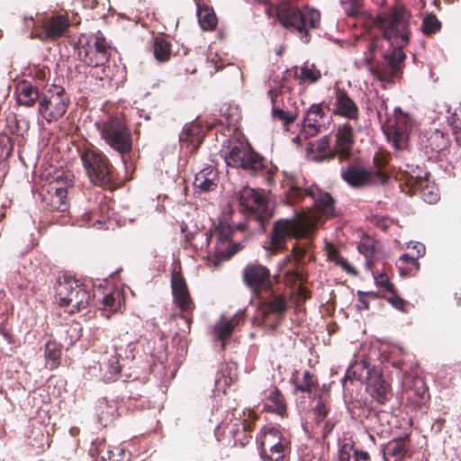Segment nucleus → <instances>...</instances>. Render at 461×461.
I'll use <instances>...</instances> for the list:
<instances>
[{"label": "nucleus", "mask_w": 461, "mask_h": 461, "mask_svg": "<svg viewBox=\"0 0 461 461\" xmlns=\"http://www.w3.org/2000/svg\"><path fill=\"white\" fill-rule=\"evenodd\" d=\"M411 13L401 5H394L387 14H378L375 25L382 32L384 39L393 47L392 52L384 55V61L371 68L372 74L380 81L391 82L401 70L406 56L402 49L411 37Z\"/></svg>", "instance_id": "1"}, {"label": "nucleus", "mask_w": 461, "mask_h": 461, "mask_svg": "<svg viewBox=\"0 0 461 461\" xmlns=\"http://www.w3.org/2000/svg\"><path fill=\"white\" fill-rule=\"evenodd\" d=\"M317 221L318 217L312 212H299L292 218L276 221L269 234L267 249L273 254L285 251L288 240L309 238L317 230Z\"/></svg>", "instance_id": "2"}, {"label": "nucleus", "mask_w": 461, "mask_h": 461, "mask_svg": "<svg viewBox=\"0 0 461 461\" xmlns=\"http://www.w3.org/2000/svg\"><path fill=\"white\" fill-rule=\"evenodd\" d=\"M276 17L283 27L295 33L303 43L311 41V31L321 27V14L318 9L308 5L300 9L290 0L280 1Z\"/></svg>", "instance_id": "3"}, {"label": "nucleus", "mask_w": 461, "mask_h": 461, "mask_svg": "<svg viewBox=\"0 0 461 461\" xmlns=\"http://www.w3.org/2000/svg\"><path fill=\"white\" fill-rule=\"evenodd\" d=\"M101 140L118 153L124 165L133 149V137L126 119L121 114L109 115L95 122Z\"/></svg>", "instance_id": "4"}, {"label": "nucleus", "mask_w": 461, "mask_h": 461, "mask_svg": "<svg viewBox=\"0 0 461 461\" xmlns=\"http://www.w3.org/2000/svg\"><path fill=\"white\" fill-rule=\"evenodd\" d=\"M78 153L86 174L93 185L107 189L115 187L114 167L102 150L89 144L79 148Z\"/></svg>", "instance_id": "5"}, {"label": "nucleus", "mask_w": 461, "mask_h": 461, "mask_svg": "<svg viewBox=\"0 0 461 461\" xmlns=\"http://www.w3.org/2000/svg\"><path fill=\"white\" fill-rule=\"evenodd\" d=\"M70 45L77 59L88 67L99 68L110 59L111 46L100 33H81L77 40L70 41Z\"/></svg>", "instance_id": "6"}, {"label": "nucleus", "mask_w": 461, "mask_h": 461, "mask_svg": "<svg viewBox=\"0 0 461 461\" xmlns=\"http://www.w3.org/2000/svg\"><path fill=\"white\" fill-rule=\"evenodd\" d=\"M56 300L61 307L68 308V312L73 314L86 309L92 299L86 285L70 276H59L56 285Z\"/></svg>", "instance_id": "7"}, {"label": "nucleus", "mask_w": 461, "mask_h": 461, "mask_svg": "<svg viewBox=\"0 0 461 461\" xmlns=\"http://www.w3.org/2000/svg\"><path fill=\"white\" fill-rule=\"evenodd\" d=\"M72 24L73 22L67 12L45 14L33 22L31 38L43 42H54L60 38L68 37Z\"/></svg>", "instance_id": "8"}, {"label": "nucleus", "mask_w": 461, "mask_h": 461, "mask_svg": "<svg viewBox=\"0 0 461 461\" xmlns=\"http://www.w3.org/2000/svg\"><path fill=\"white\" fill-rule=\"evenodd\" d=\"M305 196L312 198L314 209L303 210L302 212H312L316 213L318 217L317 227L321 221L322 217L327 219L336 216L335 200L328 192L322 191L316 186L302 189L293 185L288 189L286 194V198L290 203L301 201Z\"/></svg>", "instance_id": "9"}, {"label": "nucleus", "mask_w": 461, "mask_h": 461, "mask_svg": "<svg viewBox=\"0 0 461 461\" xmlns=\"http://www.w3.org/2000/svg\"><path fill=\"white\" fill-rule=\"evenodd\" d=\"M70 99L65 88L59 85L46 86L38 105L39 114L52 123L62 118L69 106Z\"/></svg>", "instance_id": "10"}, {"label": "nucleus", "mask_w": 461, "mask_h": 461, "mask_svg": "<svg viewBox=\"0 0 461 461\" xmlns=\"http://www.w3.org/2000/svg\"><path fill=\"white\" fill-rule=\"evenodd\" d=\"M258 440L260 457L265 461H282L291 450L290 438L275 427H264Z\"/></svg>", "instance_id": "11"}, {"label": "nucleus", "mask_w": 461, "mask_h": 461, "mask_svg": "<svg viewBox=\"0 0 461 461\" xmlns=\"http://www.w3.org/2000/svg\"><path fill=\"white\" fill-rule=\"evenodd\" d=\"M429 175L426 174L425 177H414L407 171H400L394 177L402 192L409 195L420 194L424 202L434 204L439 201V190L429 181Z\"/></svg>", "instance_id": "12"}, {"label": "nucleus", "mask_w": 461, "mask_h": 461, "mask_svg": "<svg viewBox=\"0 0 461 461\" xmlns=\"http://www.w3.org/2000/svg\"><path fill=\"white\" fill-rule=\"evenodd\" d=\"M243 282L249 286L257 298L272 291L273 283L269 269L260 264H249L242 272Z\"/></svg>", "instance_id": "13"}, {"label": "nucleus", "mask_w": 461, "mask_h": 461, "mask_svg": "<svg viewBox=\"0 0 461 461\" xmlns=\"http://www.w3.org/2000/svg\"><path fill=\"white\" fill-rule=\"evenodd\" d=\"M254 425L252 420H242L221 426L220 429L223 444L232 447H245L252 439Z\"/></svg>", "instance_id": "14"}, {"label": "nucleus", "mask_w": 461, "mask_h": 461, "mask_svg": "<svg viewBox=\"0 0 461 461\" xmlns=\"http://www.w3.org/2000/svg\"><path fill=\"white\" fill-rule=\"evenodd\" d=\"M411 127V117L399 107L394 109L393 122L383 125L387 138L398 149H402L406 145Z\"/></svg>", "instance_id": "15"}, {"label": "nucleus", "mask_w": 461, "mask_h": 461, "mask_svg": "<svg viewBox=\"0 0 461 461\" xmlns=\"http://www.w3.org/2000/svg\"><path fill=\"white\" fill-rule=\"evenodd\" d=\"M240 206L243 212L253 216L259 222L269 217L267 203L261 194L253 188L245 187L240 192Z\"/></svg>", "instance_id": "16"}, {"label": "nucleus", "mask_w": 461, "mask_h": 461, "mask_svg": "<svg viewBox=\"0 0 461 461\" xmlns=\"http://www.w3.org/2000/svg\"><path fill=\"white\" fill-rule=\"evenodd\" d=\"M71 175H66V185H59V182L50 183L47 189L43 188L41 195L42 203L50 211L65 212L68 208V185H70Z\"/></svg>", "instance_id": "17"}, {"label": "nucleus", "mask_w": 461, "mask_h": 461, "mask_svg": "<svg viewBox=\"0 0 461 461\" xmlns=\"http://www.w3.org/2000/svg\"><path fill=\"white\" fill-rule=\"evenodd\" d=\"M234 233L232 227L224 221H220L214 230H211L209 240L215 239V254L219 259H227L233 256L240 248L237 246L230 249L231 236Z\"/></svg>", "instance_id": "18"}, {"label": "nucleus", "mask_w": 461, "mask_h": 461, "mask_svg": "<svg viewBox=\"0 0 461 461\" xmlns=\"http://www.w3.org/2000/svg\"><path fill=\"white\" fill-rule=\"evenodd\" d=\"M331 113L353 122H358L360 118V110L356 101L344 88L339 87L334 91Z\"/></svg>", "instance_id": "19"}, {"label": "nucleus", "mask_w": 461, "mask_h": 461, "mask_svg": "<svg viewBox=\"0 0 461 461\" xmlns=\"http://www.w3.org/2000/svg\"><path fill=\"white\" fill-rule=\"evenodd\" d=\"M403 394L407 403L413 408L425 406L430 398L425 381L419 376L404 378Z\"/></svg>", "instance_id": "20"}, {"label": "nucleus", "mask_w": 461, "mask_h": 461, "mask_svg": "<svg viewBox=\"0 0 461 461\" xmlns=\"http://www.w3.org/2000/svg\"><path fill=\"white\" fill-rule=\"evenodd\" d=\"M335 138L333 153L336 154L340 162L349 160L355 145V135L352 125L349 122L340 124L337 129Z\"/></svg>", "instance_id": "21"}, {"label": "nucleus", "mask_w": 461, "mask_h": 461, "mask_svg": "<svg viewBox=\"0 0 461 461\" xmlns=\"http://www.w3.org/2000/svg\"><path fill=\"white\" fill-rule=\"evenodd\" d=\"M171 288L174 303L183 312H192L194 308L185 279L181 271L174 270L171 276Z\"/></svg>", "instance_id": "22"}, {"label": "nucleus", "mask_w": 461, "mask_h": 461, "mask_svg": "<svg viewBox=\"0 0 461 461\" xmlns=\"http://www.w3.org/2000/svg\"><path fill=\"white\" fill-rule=\"evenodd\" d=\"M340 176L353 188H362L376 183L374 179V170L366 168L359 164L348 165L341 171Z\"/></svg>", "instance_id": "23"}, {"label": "nucleus", "mask_w": 461, "mask_h": 461, "mask_svg": "<svg viewBox=\"0 0 461 461\" xmlns=\"http://www.w3.org/2000/svg\"><path fill=\"white\" fill-rule=\"evenodd\" d=\"M267 294V297L258 298V309L263 318L266 319L268 315L273 314L278 320L283 319L289 308L286 296L284 294H275L273 290Z\"/></svg>", "instance_id": "24"}, {"label": "nucleus", "mask_w": 461, "mask_h": 461, "mask_svg": "<svg viewBox=\"0 0 461 461\" xmlns=\"http://www.w3.org/2000/svg\"><path fill=\"white\" fill-rule=\"evenodd\" d=\"M262 401L265 411L276 413L281 417L286 416V401L276 385H271L264 391Z\"/></svg>", "instance_id": "25"}, {"label": "nucleus", "mask_w": 461, "mask_h": 461, "mask_svg": "<svg viewBox=\"0 0 461 461\" xmlns=\"http://www.w3.org/2000/svg\"><path fill=\"white\" fill-rule=\"evenodd\" d=\"M98 364L104 379L107 382L114 381L121 373L120 355L114 348L105 351L98 360Z\"/></svg>", "instance_id": "26"}, {"label": "nucleus", "mask_w": 461, "mask_h": 461, "mask_svg": "<svg viewBox=\"0 0 461 461\" xmlns=\"http://www.w3.org/2000/svg\"><path fill=\"white\" fill-rule=\"evenodd\" d=\"M14 93L17 103L25 107H33L37 101L40 102L41 96L38 86L25 79L19 81L15 85Z\"/></svg>", "instance_id": "27"}, {"label": "nucleus", "mask_w": 461, "mask_h": 461, "mask_svg": "<svg viewBox=\"0 0 461 461\" xmlns=\"http://www.w3.org/2000/svg\"><path fill=\"white\" fill-rule=\"evenodd\" d=\"M414 249H416L415 255L405 253L399 258L396 263L402 276H412L420 268L418 259L424 255L425 247L421 243H417Z\"/></svg>", "instance_id": "28"}, {"label": "nucleus", "mask_w": 461, "mask_h": 461, "mask_svg": "<svg viewBox=\"0 0 461 461\" xmlns=\"http://www.w3.org/2000/svg\"><path fill=\"white\" fill-rule=\"evenodd\" d=\"M410 437L396 438L389 441L383 448L384 461H402L409 452Z\"/></svg>", "instance_id": "29"}, {"label": "nucleus", "mask_w": 461, "mask_h": 461, "mask_svg": "<svg viewBox=\"0 0 461 461\" xmlns=\"http://www.w3.org/2000/svg\"><path fill=\"white\" fill-rule=\"evenodd\" d=\"M324 115L321 104H314L311 105L303 123V131L307 136H315L319 133Z\"/></svg>", "instance_id": "30"}, {"label": "nucleus", "mask_w": 461, "mask_h": 461, "mask_svg": "<svg viewBox=\"0 0 461 461\" xmlns=\"http://www.w3.org/2000/svg\"><path fill=\"white\" fill-rule=\"evenodd\" d=\"M179 139L180 141L186 144L187 147L192 146V153L196 152L203 139L202 126L195 122L185 125Z\"/></svg>", "instance_id": "31"}, {"label": "nucleus", "mask_w": 461, "mask_h": 461, "mask_svg": "<svg viewBox=\"0 0 461 461\" xmlns=\"http://www.w3.org/2000/svg\"><path fill=\"white\" fill-rule=\"evenodd\" d=\"M194 185L203 192H209L216 189L218 185L217 170L212 167L203 168L195 175Z\"/></svg>", "instance_id": "32"}, {"label": "nucleus", "mask_w": 461, "mask_h": 461, "mask_svg": "<svg viewBox=\"0 0 461 461\" xmlns=\"http://www.w3.org/2000/svg\"><path fill=\"white\" fill-rule=\"evenodd\" d=\"M371 395L379 403H384L391 395V386L380 374H375L369 378Z\"/></svg>", "instance_id": "33"}, {"label": "nucleus", "mask_w": 461, "mask_h": 461, "mask_svg": "<svg viewBox=\"0 0 461 461\" xmlns=\"http://www.w3.org/2000/svg\"><path fill=\"white\" fill-rule=\"evenodd\" d=\"M250 149L249 146L240 141L230 143V151L224 157L227 165L233 167H240L243 165L244 159Z\"/></svg>", "instance_id": "34"}, {"label": "nucleus", "mask_w": 461, "mask_h": 461, "mask_svg": "<svg viewBox=\"0 0 461 461\" xmlns=\"http://www.w3.org/2000/svg\"><path fill=\"white\" fill-rule=\"evenodd\" d=\"M293 77L299 81L300 84H315L321 77V73L314 64H304L298 68H293Z\"/></svg>", "instance_id": "35"}, {"label": "nucleus", "mask_w": 461, "mask_h": 461, "mask_svg": "<svg viewBox=\"0 0 461 461\" xmlns=\"http://www.w3.org/2000/svg\"><path fill=\"white\" fill-rule=\"evenodd\" d=\"M308 151L313 153V158L316 161H323L325 159H333L336 154L333 153V149L330 148V140L328 136L311 142L308 147Z\"/></svg>", "instance_id": "36"}, {"label": "nucleus", "mask_w": 461, "mask_h": 461, "mask_svg": "<svg viewBox=\"0 0 461 461\" xmlns=\"http://www.w3.org/2000/svg\"><path fill=\"white\" fill-rule=\"evenodd\" d=\"M244 160L243 165L240 167L255 175L262 174L267 167L265 158L252 149H249Z\"/></svg>", "instance_id": "37"}, {"label": "nucleus", "mask_w": 461, "mask_h": 461, "mask_svg": "<svg viewBox=\"0 0 461 461\" xmlns=\"http://www.w3.org/2000/svg\"><path fill=\"white\" fill-rule=\"evenodd\" d=\"M197 17L203 30L212 31L216 28L217 17L212 7L198 5Z\"/></svg>", "instance_id": "38"}, {"label": "nucleus", "mask_w": 461, "mask_h": 461, "mask_svg": "<svg viewBox=\"0 0 461 461\" xmlns=\"http://www.w3.org/2000/svg\"><path fill=\"white\" fill-rule=\"evenodd\" d=\"M152 50L154 58L159 63L168 61L172 54L171 43L161 36L154 38Z\"/></svg>", "instance_id": "39"}, {"label": "nucleus", "mask_w": 461, "mask_h": 461, "mask_svg": "<svg viewBox=\"0 0 461 461\" xmlns=\"http://www.w3.org/2000/svg\"><path fill=\"white\" fill-rule=\"evenodd\" d=\"M339 459V461H372L368 452L355 448L349 444L341 446Z\"/></svg>", "instance_id": "40"}, {"label": "nucleus", "mask_w": 461, "mask_h": 461, "mask_svg": "<svg viewBox=\"0 0 461 461\" xmlns=\"http://www.w3.org/2000/svg\"><path fill=\"white\" fill-rule=\"evenodd\" d=\"M108 218V205L106 203H100V213L96 210H92L84 213L82 216V220L86 226L90 227L99 224L100 228L106 223Z\"/></svg>", "instance_id": "41"}, {"label": "nucleus", "mask_w": 461, "mask_h": 461, "mask_svg": "<svg viewBox=\"0 0 461 461\" xmlns=\"http://www.w3.org/2000/svg\"><path fill=\"white\" fill-rule=\"evenodd\" d=\"M389 161L388 155L383 152H376L373 158V164L375 167L374 170V179L375 182L384 183L390 177V175L384 170Z\"/></svg>", "instance_id": "42"}, {"label": "nucleus", "mask_w": 461, "mask_h": 461, "mask_svg": "<svg viewBox=\"0 0 461 461\" xmlns=\"http://www.w3.org/2000/svg\"><path fill=\"white\" fill-rule=\"evenodd\" d=\"M62 345L55 340H49L45 344L44 355L50 362V368L56 369L60 365Z\"/></svg>", "instance_id": "43"}, {"label": "nucleus", "mask_w": 461, "mask_h": 461, "mask_svg": "<svg viewBox=\"0 0 461 461\" xmlns=\"http://www.w3.org/2000/svg\"><path fill=\"white\" fill-rule=\"evenodd\" d=\"M387 413L386 412H378L374 410H368L367 414L364 420L365 426L372 430L375 431H383L384 421L386 420Z\"/></svg>", "instance_id": "44"}, {"label": "nucleus", "mask_w": 461, "mask_h": 461, "mask_svg": "<svg viewBox=\"0 0 461 461\" xmlns=\"http://www.w3.org/2000/svg\"><path fill=\"white\" fill-rule=\"evenodd\" d=\"M238 318L233 317L232 319L225 321L219 322L215 325V332L217 339L225 345V341L230 337L234 327L238 324Z\"/></svg>", "instance_id": "45"}, {"label": "nucleus", "mask_w": 461, "mask_h": 461, "mask_svg": "<svg viewBox=\"0 0 461 461\" xmlns=\"http://www.w3.org/2000/svg\"><path fill=\"white\" fill-rule=\"evenodd\" d=\"M441 29V23L433 14H426L422 19L421 31L424 35L430 36L438 32Z\"/></svg>", "instance_id": "46"}, {"label": "nucleus", "mask_w": 461, "mask_h": 461, "mask_svg": "<svg viewBox=\"0 0 461 461\" xmlns=\"http://www.w3.org/2000/svg\"><path fill=\"white\" fill-rule=\"evenodd\" d=\"M318 386V382L314 379L313 375L310 371L306 370L303 372V377L302 382L294 383L295 392L308 393Z\"/></svg>", "instance_id": "47"}, {"label": "nucleus", "mask_w": 461, "mask_h": 461, "mask_svg": "<svg viewBox=\"0 0 461 461\" xmlns=\"http://www.w3.org/2000/svg\"><path fill=\"white\" fill-rule=\"evenodd\" d=\"M196 70V65L193 63L189 57L181 58L175 68V73L177 76L194 74Z\"/></svg>", "instance_id": "48"}, {"label": "nucleus", "mask_w": 461, "mask_h": 461, "mask_svg": "<svg viewBox=\"0 0 461 461\" xmlns=\"http://www.w3.org/2000/svg\"><path fill=\"white\" fill-rule=\"evenodd\" d=\"M383 298L396 310L406 312L407 302L397 294L395 287L388 291L386 295H383Z\"/></svg>", "instance_id": "49"}, {"label": "nucleus", "mask_w": 461, "mask_h": 461, "mask_svg": "<svg viewBox=\"0 0 461 461\" xmlns=\"http://www.w3.org/2000/svg\"><path fill=\"white\" fill-rule=\"evenodd\" d=\"M305 281L303 271L298 266L295 268L287 270L285 273V283L287 286L294 287L297 283L301 284Z\"/></svg>", "instance_id": "50"}, {"label": "nucleus", "mask_w": 461, "mask_h": 461, "mask_svg": "<svg viewBox=\"0 0 461 461\" xmlns=\"http://www.w3.org/2000/svg\"><path fill=\"white\" fill-rule=\"evenodd\" d=\"M14 151L12 138L5 132H0V158H8Z\"/></svg>", "instance_id": "51"}, {"label": "nucleus", "mask_w": 461, "mask_h": 461, "mask_svg": "<svg viewBox=\"0 0 461 461\" xmlns=\"http://www.w3.org/2000/svg\"><path fill=\"white\" fill-rule=\"evenodd\" d=\"M358 251L366 257L367 260L374 258L375 254V240L371 238L362 239L357 246Z\"/></svg>", "instance_id": "52"}, {"label": "nucleus", "mask_w": 461, "mask_h": 461, "mask_svg": "<svg viewBox=\"0 0 461 461\" xmlns=\"http://www.w3.org/2000/svg\"><path fill=\"white\" fill-rule=\"evenodd\" d=\"M429 142L432 150L440 151L447 148V139L440 131L433 132L429 138Z\"/></svg>", "instance_id": "53"}, {"label": "nucleus", "mask_w": 461, "mask_h": 461, "mask_svg": "<svg viewBox=\"0 0 461 461\" xmlns=\"http://www.w3.org/2000/svg\"><path fill=\"white\" fill-rule=\"evenodd\" d=\"M317 422L323 421L325 418L328 416L330 411V405L328 402L324 401L321 398H319L317 403L313 409Z\"/></svg>", "instance_id": "54"}, {"label": "nucleus", "mask_w": 461, "mask_h": 461, "mask_svg": "<svg viewBox=\"0 0 461 461\" xmlns=\"http://www.w3.org/2000/svg\"><path fill=\"white\" fill-rule=\"evenodd\" d=\"M271 113L274 119L281 121L285 126L291 124L296 119V115L289 113L278 106L272 107Z\"/></svg>", "instance_id": "55"}, {"label": "nucleus", "mask_w": 461, "mask_h": 461, "mask_svg": "<svg viewBox=\"0 0 461 461\" xmlns=\"http://www.w3.org/2000/svg\"><path fill=\"white\" fill-rule=\"evenodd\" d=\"M340 3L349 16H355L361 11L362 5L360 0H340Z\"/></svg>", "instance_id": "56"}, {"label": "nucleus", "mask_w": 461, "mask_h": 461, "mask_svg": "<svg viewBox=\"0 0 461 461\" xmlns=\"http://www.w3.org/2000/svg\"><path fill=\"white\" fill-rule=\"evenodd\" d=\"M366 295H370V296H373L374 298L379 297L378 294H376V293H366V294L363 292H358V299H357V303L356 304V307L358 311H365V310L369 309V303L365 298Z\"/></svg>", "instance_id": "57"}, {"label": "nucleus", "mask_w": 461, "mask_h": 461, "mask_svg": "<svg viewBox=\"0 0 461 461\" xmlns=\"http://www.w3.org/2000/svg\"><path fill=\"white\" fill-rule=\"evenodd\" d=\"M334 264L337 267H339L343 271H345L347 274L351 276H357V271L355 269V267L342 256H340Z\"/></svg>", "instance_id": "58"}, {"label": "nucleus", "mask_w": 461, "mask_h": 461, "mask_svg": "<svg viewBox=\"0 0 461 461\" xmlns=\"http://www.w3.org/2000/svg\"><path fill=\"white\" fill-rule=\"evenodd\" d=\"M375 284L377 286L384 288L386 292L394 288V285L390 282L389 277L386 274H379L375 277Z\"/></svg>", "instance_id": "59"}, {"label": "nucleus", "mask_w": 461, "mask_h": 461, "mask_svg": "<svg viewBox=\"0 0 461 461\" xmlns=\"http://www.w3.org/2000/svg\"><path fill=\"white\" fill-rule=\"evenodd\" d=\"M307 251V248L296 243L292 249V256L294 257L296 265L299 267L301 261L303 259Z\"/></svg>", "instance_id": "60"}, {"label": "nucleus", "mask_w": 461, "mask_h": 461, "mask_svg": "<svg viewBox=\"0 0 461 461\" xmlns=\"http://www.w3.org/2000/svg\"><path fill=\"white\" fill-rule=\"evenodd\" d=\"M277 325H278L277 322L276 323H273V324L270 325V328L273 330V335L276 337L275 341L272 343V346L275 348H277L278 347L282 348L284 346V343H279V340H283V339H286L287 341L291 340L290 337H288L286 335H283V334H276L275 332L276 330Z\"/></svg>", "instance_id": "61"}, {"label": "nucleus", "mask_w": 461, "mask_h": 461, "mask_svg": "<svg viewBox=\"0 0 461 461\" xmlns=\"http://www.w3.org/2000/svg\"><path fill=\"white\" fill-rule=\"evenodd\" d=\"M103 304L105 308L112 310L116 306V299L111 294H106L103 299Z\"/></svg>", "instance_id": "62"}, {"label": "nucleus", "mask_w": 461, "mask_h": 461, "mask_svg": "<svg viewBox=\"0 0 461 461\" xmlns=\"http://www.w3.org/2000/svg\"><path fill=\"white\" fill-rule=\"evenodd\" d=\"M296 294L303 300L309 299L311 297V291L306 286H304L303 283L299 284Z\"/></svg>", "instance_id": "63"}, {"label": "nucleus", "mask_w": 461, "mask_h": 461, "mask_svg": "<svg viewBox=\"0 0 461 461\" xmlns=\"http://www.w3.org/2000/svg\"><path fill=\"white\" fill-rule=\"evenodd\" d=\"M335 426V422L331 420H328L325 421L323 428H322V438H327L331 431L333 430Z\"/></svg>", "instance_id": "64"}]
</instances>
